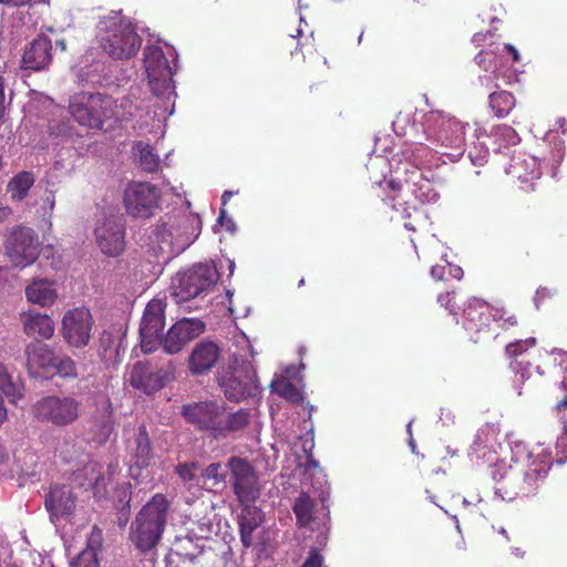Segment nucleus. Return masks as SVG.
<instances>
[{"label":"nucleus","instance_id":"obj_1","mask_svg":"<svg viewBox=\"0 0 567 567\" xmlns=\"http://www.w3.org/2000/svg\"><path fill=\"white\" fill-rule=\"evenodd\" d=\"M436 153L432 144L412 143L404 151V156L416 169L411 173L410 178L403 182L398 178H391L386 182V187L392 195H389L384 202H390L393 209L400 212L403 218H410L413 213L417 212L420 204L436 199L437 194L430 182L422 178L421 173H419L422 166L430 165L435 159Z\"/></svg>","mask_w":567,"mask_h":567},{"label":"nucleus","instance_id":"obj_2","mask_svg":"<svg viewBox=\"0 0 567 567\" xmlns=\"http://www.w3.org/2000/svg\"><path fill=\"white\" fill-rule=\"evenodd\" d=\"M181 414L196 430L215 440L226 439L244 430L250 422L249 410L239 409L233 412L225 402L214 400L184 404Z\"/></svg>","mask_w":567,"mask_h":567},{"label":"nucleus","instance_id":"obj_3","mask_svg":"<svg viewBox=\"0 0 567 567\" xmlns=\"http://www.w3.org/2000/svg\"><path fill=\"white\" fill-rule=\"evenodd\" d=\"M551 465L550 453L545 450H540L538 453L532 452L526 468L509 465L503 473L494 471L495 493L506 501L533 497L545 485Z\"/></svg>","mask_w":567,"mask_h":567},{"label":"nucleus","instance_id":"obj_4","mask_svg":"<svg viewBox=\"0 0 567 567\" xmlns=\"http://www.w3.org/2000/svg\"><path fill=\"white\" fill-rule=\"evenodd\" d=\"M171 506L166 495L156 493L137 512L130 526L128 539L140 553L146 554L158 545L168 522Z\"/></svg>","mask_w":567,"mask_h":567},{"label":"nucleus","instance_id":"obj_5","mask_svg":"<svg viewBox=\"0 0 567 567\" xmlns=\"http://www.w3.org/2000/svg\"><path fill=\"white\" fill-rule=\"evenodd\" d=\"M100 43L105 53L115 60L134 56L142 45V39L131 22L123 17H110L101 21Z\"/></svg>","mask_w":567,"mask_h":567},{"label":"nucleus","instance_id":"obj_6","mask_svg":"<svg viewBox=\"0 0 567 567\" xmlns=\"http://www.w3.org/2000/svg\"><path fill=\"white\" fill-rule=\"evenodd\" d=\"M116 109V101L101 93H78L69 104V111L74 120L80 125L94 130H103L106 121L118 118Z\"/></svg>","mask_w":567,"mask_h":567},{"label":"nucleus","instance_id":"obj_7","mask_svg":"<svg viewBox=\"0 0 567 567\" xmlns=\"http://www.w3.org/2000/svg\"><path fill=\"white\" fill-rule=\"evenodd\" d=\"M425 140L433 146L462 150L467 123L443 111L427 112L422 122Z\"/></svg>","mask_w":567,"mask_h":567},{"label":"nucleus","instance_id":"obj_8","mask_svg":"<svg viewBox=\"0 0 567 567\" xmlns=\"http://www.w3.org/2000/svg\"><path fill=\"white\" fill-rule=\"evenodd\" d=\"M81 402L73 396L47 395L31 408L32 416L41 422L64 427L79 419Z\"/></svg>","mask_w":567,"mask_h":567},{"label":"nucleus","instance_id":"obj_9","mask_svg":"<svg viewBox=\"0 0 567 567\" xmlns=\"http://www.w3.org/2000/svg\"><path fill=\"white\" fill-rule=\"evenodd\" d=\"M217 380L227 400L233 402L255 398L260 392L257 374L249 363L223 369Z\"/></svg>","mask_w":567,"mask_h":567},{"label":"nucleus","instance_id":"obj_10","mask_svg":"<svg viewBox=\"0 0 567 567\" xmlns=\"http://www.w3.org/2000/svg\"><path fill=\"white\" fill-rule=\"evenodd\" d=\"M176 364L168 360L162 367H154L150 361L135 362L128 372V382L137 391L153 394L175 379Z\"/></svg>","mask_w":567,"mask_h":567},{"label":"nucleus","instance_id":"obj_11","mask_svg":"<svg viewBox=\"0 0 567 567\" xmlns=\"http://www.w3.org/2000/svg\"><path fill=\"white\" fill-rule=\"evenodd\" d=\"M161 190L147 182L130 183L123 195L126 213L133 218L147 219L158 208Z\"/></svg>","mask_w":567,"mask_h":567},{"label":"nucleus","instance_id":"obj_12","mask_svg":"<svg viewBox=\"0 0 567 567\" xmlns=\"http://www.w3.org/2000/svg\"><path fill=\"white\" fill-rule=\"evenodd\" d=\"M217 281V272L209 265L199 264L173 279V295L178 301H187L197 297Z\"/></svg>","mask_w":567,"mask_h":567},{"label":"nucleus","instance_id":"obj_13","mask_svg":"<svg viewBox=\"0 0 567 567\" xmlns=\"http://www.w3.org/2000/svg\"><path fill=\"white\" fill-rule=\"evenodd\" d=\"M513 79V72H502V70L497 68L489 74L478 78L481 85L487 91H491L488 94V104L494 115L498 118L506 117L516 105V99L513 93L501 90L502 86L511 85Z\"/></svg>","mask_w":567,"mask_h":567},{"label":"nucleus","instance_id":"obj_14","mask_svg":"<svg viewBox=\"0 0 567 567\" xmlns=\"http://www.w3.org/2000/svg\"><path fill=\"white\" fill-rule=\"evenodd\" d=\"M167 303L163 299H152L147 302L140 323L141 349L152 353L161 346V336L166 322Z\"/></svg>","mask_w":567,"mask_h":567},{"label":"nucleus","instance_id":"obj_15","mask_svg":"<svg viewBox=\"0 0 567 567\" xmlns=\"http://www.w3.org/2000/svg\"><path fill=\"white\" fill-rule=\"evenodd\" d=\"M6 255L11 264L24 268L35 261L39 255L38 236L29 227H16L4 243Z\"/></svg>","mask_w":567,"mask_h":567},{"label":"nucleus","instance_id":"obj_16","mask_svg":"<svg viewBox=\"0 0 567 567\" xmlns=\"http://www.w3.org/2000/svg\"><path fill=\"white\" fill-rule=\"evenodd\" d=\"M93 317L85 307L69 309L61 321V334L63 340L72 348L83 349L91 340Z\"/></svg>","mask_w":567,"mask_h":567},{"label":"nucleus","instance_id":"obj_17","mask_svg":"<svg viewBox=\"0 0 567 567\" xmlns=\"http://www.w3.org/2000/svg\"><path fill=\"white\" fill-rule=\"evenodd\" d=\"M144 66L148 85L155 95L165 94L173 83V69L161 47L148 44L144 49Z\"/></svg>","mask_w":567,"mask_h":567},{"label":"nucleus","instance_id":"obj_18","mask_svg":"<svg viewBox=\"0 0 567 567\" xmlns=\"http://www.w3.org/2000/svg\"><path fill=\"white\" fill-rule=\"evenodd\" d=\"M95 241L102 254L117 257L125 250V221L120 215L100 220L94 229Z\"/></svg>","mask_w":567,"mask_h":567},{"label":"nucleus","instance_id":"obj_19","mask_svg":"<svg viewBox=\"0 0 567 567\" xmlns=\"http://www.w3.org/2000/svg\"><path fill=\"white\" fill-rule=\"evenodd\" d=\"M205 330V323L199 319L184 318L176 321L168 331L161 336V346L165 353H179L192 340Z\"/></svg>","mask_w":567,"mask_h":567},{"label":"nucleus","instance_id":"obj_20","mask_svg":"<svg viewBox=\"0 0 567 567\" xmlns=\"http://www.w3.org/2000/svg\"><path fill=\"white\" fill-rule=\"evenodd\" d=\"M535 344V338H526L511 342L505 348V353L511 359L509 368L515 373L513 389L518 396L523 394V385L530 377V363L522 357Z\"/></svg>","mask_w":567,"mask_h":567},{"label":"nucleus","instance_id":"obj_21","mask_svg":"<svg viewBox=\"0 0 567 567\" xmlns=\"http://www.w3.org/2000/svg\"><path fill=\"white\" fill-rule=\"evenodd\" d=\"M131 453L132 464L128 470L130 475L132 478L138 480L143 470L150 467L154 460L152 441L145 424H141L134 433Z\"/></svg>","mask_w":567,"mask_h":567},{"label":"nucleus","instance_id":"obj_22","mask_svg":"<svg viewBox=\"0 0 567 567\" xmlns=\"http://www.w3.org/2000/svg\"><path fill=\"white\" fill-rule=\"evenodd\" d=\"M220 357L217 343L202 340L196 343L188 357V370L193 375H203L210 371Z\"/></svg>","mask_w":567,"mask_h":567},{"label":"nucleus","instance_id":"obj_23","mask_svg":"<svg viewBox=\"0 0 567 567\" xmlns=\"http://www.w3.org/2000/svg\"><path fill=\"white\" fill-rule=\"evenodd\" d=\"M24 353L30 374L44 377L52 372L55 352L50 346L42 342H31L25 347Z\"/></svg>","mask_w":567,"mask_h":567},{"label":"nucleus","instance_id":"obj_24","mask_svg":"<svg viewBox=\"0 0 567 567\" xmlns=\"http://www.w3.org/2000/svg\"><path fill=\"white\" fill-rule=\"evenodd\" d=\"M463 313L464 326L470 331H486L493 322V306L482 299H471Z\"/></svg>","mask_w":567,"mask_h":567},{"label":"nucleus","instance_id":"obj_25","mask_svg":"<svg viewBox=\"0 0 567 567\" xmlns=\"http://www.w3.org/2000/svg\"><path fill=\"white\" fill-rule=\"evenodd\" d=\"M51 50V40L45 35H39L24 50L22 66L32 71L45 69L52 60Z\"/></svg>","mask_w":567,"mask_h":567},{"label":"nucleus","instance_id":"obj_26","mask_svg":"<svg viewBox=\"0 0 567 567\" xmlns=\"http://www.w3.org/2000/svg\"><path fill=\"white\" fill-rule=\"evenodd\" d=\"M23 332L35 340H49L54 334V322L50 316L38 311H28L21 315Z\"/></svg>","mask_w":567,"mask_h":567},{"label":"nucleus","instance_id":"obj_27","mask_svg":"<svg viewBox=\"0 0 567 567\" xmlns=\"http://www.w3.org/2000/svg\"><path fill=\"white\" fill-rule=\"evenodd\" d=\"M241 512L238 515V527L240 542L245 548H249L254 544L252 534L264 522L262 512L254 506V503H240Z\"/></svg>","mask_w":567,"mask_h":567},{"label":"nucleus","instance_id":"obj_28","mask_svg":"<svg viewBox=\"0 0 567 567\" xmlns=\"http://www.w3.org/2000/svg\"><path fill=\"white\" fill-rule=\"evenodd\" d=\"M53 280L33 279L24 289L27 300L40 307H51L58 299V291Z\"/></svg>","mask_w":567,"mask_h":567},{"label":"nucleus","instance_id":"obj_29","mask_svg":"<svg viewBox=\"0 0 567 567\" xmlns=\"http://www.w3.org/2000/svg\"><path fill=\"white\" fill-rule=\"evenodd\" d=\"M74 506V499L65 488H52L45 498L47 509L56 517L70 515Z\"/></svg>","mask_w":567,"mask_h":567},{"label":"nucleus","instance_id":"obj_30","mask_svg":"<svg viewBox=\"0 0 567 567\" xmlns=\"http://www.w3.org/2000/svg\"><path fill=\"white\" fill-rule=\"evenodd\" d=\"M35 176L33 172L22 171L16 174L7 185V193L10 198L16 202L23 200L30 188L34 185Z\"/></svg>","mask_w":567,"mask_h":567},{"label":"nucleus","instance_id":"obj_31","mask_svg":"<svg viewBox=\"0 0 567 567\" xmlns=\"http://www.w3.org/2000/svg\"><path fill=\"white\" fill-rule=\"evenodd\" d=\"M0 391L11 403H17L23 398L24 385L20 381H14L4 363L0 362Z\"/></svg>","mask_w":567,"mask_h":567},{"label":"nucleus","instance_id":"obj_32","mask_svg":"<svg viewBox=\"0 0 567 567\" xmlns=\"http://www.w3.org/2000/svg\"><path fill=\"white\" fill-rule=\"evenodd\" d=\"M233 485L239 503H255L259 497L260 491L257 477L234 481Z\"/></svg>","mask_w":567,"mask_h":567},{"label":"nucleus","instance_id":"obj_33","mask_svg":"<svg viewBox=\"0 0 567 567\" xmlns=\"http://www.w3.org/2000/svg\"><path fill=\"white\" fill-rule=\"evenodd\" d=\"M313 508L315 502L310 498L308 494H300L297 497L293 505V513L297 518V524L302 527L309 526L313 520Z\"/></svg>","mask_w":567,"mask_h":567},{"label":"nucleus","instance_id":"obj_34","mask_svg":"<svg viewBox=\"0 0 567 567\" xmlns=\"http://www.w3.org/2000/svg\"><path fill=\"white\" fill-rule=\"evenodd\" d=\"M50 374L65 379H75L78 377L76 364L74 360L66 354H55L52 364V372Z\"/></svg>","mask_w":567,"mask_h":567},{"label":"nucleus","instance_id":"obj_35","mask_svg":"<svg viewBox=\"0 0 567 567\" xmlns=\"http://www.w3.org/2000/svg\"><path fill=\"white\" fill-rule=\"evenodd\" d=\"M137 150L140 153V166L147 173H155L159 167V157L153 152V148L143 142L137 143Z\"/></svg>","mask_w":567,"mask_h":567},{"label":"nucleus","instance_id":"obj_36","mask_svg":"<svg viewBox=\"0 0 567 567\" xmlns=\"http://www.w3.org/2000/svg\"><path fill=\"white\" fill-rule=\"evenodd\" d=\"M493 135L499 147L515 146L520 142L518 133L506 124L497 125L493 131Z\"/></svg>","mask_w":567,"mask_h":567},{"label":"nucleus","instance_id":"obj_37","mask_svg":"<svg viewBox=\"0 0 567 567\" xmlns=\"http://www.w3.org/2000/svg\"><path fill=\"white\" fill-rule=\"evenodd\" d=\"M272 391L280 396L296 403L302 400V395L297 386L288 379H281L271 384Z\"/></svg>","mask_w":567,"mask_h":567},{"label":"nucleus","instance_id":"obj_38","mask_svg":"<svg viewBox=\"0 0 567 567\" xmlns=\"http://www.w3.org/2000/svg\"><path fill=\"white\" fill-rule=\"evenodd\" d=\"M229 467L234 481L257 477L252 466L245 458L231 457Z\"/></svg>","mask_w":567,"mask_h":567},{"label":"nucleus","instance_id":"obj_39","mask_svg":"<svg viewBox=\"0 0 567 567\" xmlns=\"http://www.w3.org/2000/svg\"><path fill=\"white\" fill-rule=\"evenodd\" d=\"M114 431L113 409L109 401L104 419L99 424L95 434L101 443L106 442Z\"/></svg>","mask_w":567,"mask_h":567},{"label":"nucleus","instance_id":"obj_40","mask_svg":"<svg viewBox=\"0 0 567 567\" xmlns=\"http://www.w3.org/2000/svg\"><path fill=\"white\" fill-rule=\"evenodd\" d=\"M493 322H496L502 329H509L517 326L516 316L505 308L493 307Z\"/></svg>","mask_w":567,"mask_h":567},{"label":"nucleus","instance_id":"obj_41","mask_svg":"<svg viewBox=\"0 0 567 567\" xmlns=\"http://www.w3.org/2000/svg\"><path fill=\"white\" fill-rule=\"evenodd\" d=\"M437 303L446 309L451 315L454 316V320L457 323L456 316L458 315V311L461 310V307L455 301V292L454 291H446L444 293H440L437 296Z\"/></svg>","mask_w":567,"mask_h":567},{"label":"nucleus","instance_id":"obj_42","mask_svg":"<svg viewBox=\"0 0 567 567\" xmlns=\"http://www.w3.org/2000/svg\"><path fill=\"white\" fill-rule=\"evenodd\" d=\"M71 567H100V565L93 550L83 549L71 563Z\"/></svg>","mask_w":567,"mask_h":567},{"label":"nucleus","instance_id":"obj_43","mask_svg":"<svg viewBox=\"0 0 567 567\" xmlns=\"http://www.w3.org/2000/svg\"><path fill=\"white\" fill-rule=\"evenodd\" d=\"M197 470L198 465L195 462L181 463L175 467V473L184 483H187L192 482L196 477Z\"/></svg>","mask_w":567,"mask_h":567},{"label":"nucleus","instance_id":"obj_44","mask_svg":"<svg viewBox=\"0 0 567 567\" xmlns=\"http://www.w3.org/2000/svg\"><path fill=\"white\" fill-rule=\"evenodd\" d=\"M103 533L100 528L93 527L91 535L87 539V545L85 549H91L95 553V557H97V553L102 548Z\"/></svg>","mask_w":567,"mask_h":567},{"label":"nucleus","instance_id":"obj_45","mask_svg":"<svg viewBox=\"0 0 567 567\" xmlns=\"http://www.w3.org/2000/svg\"><path fill=\"white\" fill-rule=\"evenodd\" d=\"M323 565V557L320 555L319 550L317 548H312L309 551V556L303 561V564L300 567H322Z\"/></svg>","mask_w":567,"mask_h":567},{"label":"nucleus","instance_id":"obj_46","mask_svg":"<svg viewBox=\"0 0 567 567\" xmlns=\"http://www.w3.org/2000/svg\"><path fill=\"white\" fill-rule=\"evenodd\" d=\"M121 494H122V497L125 501V503L123 504V507L120 509V513L122 515H124L125 522H126L127 516L130 514V509H131V497H132L131 485L126 484L125 486H123L121 488Z\"/></svg>","mask_w":567,"mask_h":567},{"label":"nucleus","instance_id":"obj_47","mask_svg":"<svg viewBox=\"0 0 567 567\" xmlns=\"http://www.w3.org/2000/svg\"><path fill=\"white\" fill-rule=\"evenodd\" d=\"M493 52L487 50H481L476 56L475 62L485 71H487L493 62H492Z\"/></svg>","mask_w":567,"mask_h":567},{"label":"nucleus","instance_id":"obj_48","mask_svg":"<svg viewBox=\"0 0 567 567\" xmlns=\"http://www.w3.org/2000/svg\"><path fill=\"white\" fill-rule=\"evenodd\" d=\"M554 411L558 419L563 422L564 427H567V395H565L561 400L557 401L554 406Z\"/></svg>","mask_w":567,"mask_h":567},{"label":"nucleus","instance_id":"obj_49","mask_svg":"<svg viewBox=\"0 0 567 567\" xmlns=\"http://www.w3.org/2000/svg\"><path fill=\"white\" fill-rule=\"evenodd\" d=\"M447 268H449L447 264L432 266L431 277L436 281L447 280Z\"/></svg>","mask_w":567,"mask_h":567},{"label":"nucleus","instance_id":"obj_50","mask_svg":"<svg viewBox=\"0 0 567 567\" xmlns=\"http://www.w3.org/2000/svg\"><path fill=\"white\" fill-rule=\"evenodd\" d=\"M220 470L221 465L219 463H212L206 467L204 476L208 480L221 481L223 476L219 473Z\"/></svg>","mask_w":567,"mask_h":567},{"label":"nucleus","instance_id":"obj_51","mask_svg":"<svg viewBox=\"0 0 567 567\" xmlns=\"http://www.w3.org/2000/svg\"><path fill=\"white\" fill-rule=\"evenodd\" d=\"M447 278H453L456 280H461L463 278L464 271L463 269L457 265L447 264Z\"/></svg>","mask_w":567,"mask_h":567},{"label":"nucleus","instance_id":"obj_52","mask_svg":"<svg viewBox=\"0 0 567 567\" xmlns=\"http://www.w3.org/2000/svg\"><path fill=\"white\" fill-rule=\"evenodd\" d=\"M492 38L493 34L488 31L486 33H483V32H476L473 38H472V42L476 45V47H482L486 39L487 38Z\"/></svg>","mask_w":567,"mask_h":567},{"label":"nucleus","instance_id":"obj_53","mask_svg":"<svg viewBox=\"0 0 567 567\" xmlns=\"http://www.w3.org/2000/svg\"><path fill=\"white\" fill-rule=\"evenodd\" d=\"M187 223L193 227L194 230H196L195 237H198L200 229H202V220L200 218L196 216H189L187 218Z\"/></svg>","mask_w":567,"mask_h":567},{"label":"nucleus","instance_id":"obj_54","mask_svg":"<svg viewBox=\"0 0 567 567\" xmlns=\"http://www.w3.org/2000/svg\"><path fill=\"white\" fill-rule=\"evenodd\" d=\"M1 4L8 6V7H25L30 6L32 3V0H0Z\"/></svg>","mask_w":567,"mask_h":567},{"label":"nucleus","instance_id":"obj_55","mask_svg":"<svg viewBox=\"0 0 567 567\" xmlns=\"http://www.w3.org/2000/svg\"><path fill=\"white\" fill-rule=\"evenodd\" d=\"M106 486V482H105V478L101 475H97L94 480V483L92 485V487L97 492H100L101 488H105Z\"/></svg>","mask_w":567,"mask_h":567},{"label":"nucleus","instance_id":"obj_56","mask_svg":"<svg viewBox=\"0 0 567 567\" xmlns=\"http://www.w3.org/2000/svg\"><path fill=\"white\" fill-rule=\"evenodd\" d=\"M12 214V210L8 206H3L0 204V223L6 221Z\"/></svg>","mask_w":567,"mask_h":567},{"label":"nucleus","instance_id":"obj_57","mask_svg":"<svg viewBox=\"0 0 567 567\" xmlns=\"http://www.w3.org/2000/svg\"><path fill=\"white\" fill-rule=\"evenodd\" d=\"M503 50H505V51H507L508 53H511V54H512V56H513V60H514L515 62H518V61L520 60V56H519L518 51H517L513 45H511V44H504Z\"/></svg>","mask_w":567,"mask_h":567},{"label":"nucleus","instance_id":"obj_58","mask_svg":"<svg viewBox=\"0 0 567 567\" xmlns=\"http://www.w3.org/2000/svg\"><path fill=\"white\" fill-rule=\"evenodd\" d=\"M0 112H4V80L0 75Z\"/></svg>","mask_w":567,"mask_h":567},{"label":"nucleus","instance_id":"obj_59","mask_svg":"<svg viewBox=\"0 0 567 567\" xmlns=\"http://www.w3.org/2000/svg\"><path fill=\"white\" fill-rule=\"evenodd\" d=\"M7 417H8V412H7V409L4 406L3 399L1 398L0 399V426L4 423Z\"/></svg>","mask_w":567,"mask_h":567},{"label":"nucleus","instance_id":"obj_60","mask_svg":"<svg viewBox=\"0 0 567 567\" xmlns=\"http://www.w3.org/2000/svg\"><path fill=\"white\" fill-rule=\"evenodd\" d=\"M299 47L300 48L297 47L296 50L291 52V54H296L298 51H300L302 53V55L305 56V49L312 48L313 44L312 43H301Z\"/></svg>","mask_w":567,"mask_h":567},{"label":"nucleus","instance_id":"obj_61","mask_svg":"<svg viewBox=\"0 0 567 567\" xmlns=\"http://www.w3.org/2000/svg\"><path fill=\"white\" fill-rule=\"evenodd\" d=\"M63 446H65V450H66L68 453L71 452L72 450H74V443L70 439H65L63 441Z\"/></svg>","mask_w":567,"mask_h":567},{"label":"nucleus","instance_id":"obj_62","mask_svg":"<svg viewBox=\"0 0 567 567\" xmlns=\"http://www.w3.org/2000/svg\"><path fill=\"white\" fill-rule=\"evenodd\" d=\"M231 196H233V192H230V190L224 192V194L221 195V203H223V205H225L227 203V200H229V198Z\"/></svg>","mask_w":567,"mask_h":567},{"label":"nucleus","instance_id":"obj_63","mask_svg":"<svg viewBox=\"0 0 567 567\" xmlns=\"http://www.w3.org/2000/svg\"><path fill=\"white\" fill-rule=\"evenodd\" d=\"M225 219H226V210L221 208L219 212V216H218V223L220 225H225Z\"/></svg>","mask_w":567,"mask_h":567},{"label":"nucleus","instance_id":"obj_64","mask_svg":"<svg viewBox=\"0 0 567 567\" xmlns=\"http://www.w3.org/2000/svg\"><path fill=\"white\" fill-rule=\"evenodd\" d=\"M111 343L112 342V336L110 333H104L101 338V343Z\"/></svg>","mask_w":567,"mask_h":567}]
</instances>
